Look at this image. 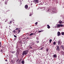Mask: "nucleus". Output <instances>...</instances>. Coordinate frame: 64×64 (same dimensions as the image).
Returning a JSON list of instances; mask_svg holds the SVG:
<instances>
[{"mask_svg": "<svg viewBox=\"0 0 64 64\" xmlns=\"http://www.w3.org/2000/svg\"><path fill=\"white\" fill-rule=\"evenodd\" d=\"M58 23H59L60 24H62V21L59 22Z\"/></svg>", "mask_w": 64, "mask_h": 64, "instance_id": "14", "label": "nucleus"}, {"mask_svg": "<svg viewBox=\"0 0 64 64\" xmlns=\"http://www.w3.org/2000/svg\"><path fill=\"white\" fill-rule=\"evenodd\" d=\"M5 4L6 5H7V2H6L5 3Z\"/></svg>", "mask_w": 64, "mask_h": 64, "instance_id": "34", "label": "nucleus"}, {"mask_svg": "<svg viewBox=\"0 0 64 64\" xmlns=\"http://www.w3.org/2000/svg\"><path fill=\"white\" fill-rule=\"evenodd\" d=\"M12 21H10V23H9V24H12ZM11 23V24H10Z\"/></svg>", "mask_w": 64, "mask_h": 64, "instance_id": "19", "label": "nucleus"}, {"mask_svg": "<svg viewBox=\"0 0 64 64\" xmlns=\"http://www.w3.org/2000/svg\"><path fill=\"white\" fill-rule=\"evenodd\" d=\"M53 44L54 45H55L56 44V42H54L53 43Z\"/></svg>", "mask_w": 64, "mask_h": 64, "instance_id": "17", "label": "nucleus"}, {"mask_svg": "<svg viewBox=\"0 0 64 64\" xmlns=\"http://www.w3.org/2000/svg\"><path fill=\"white\" fill-rule=\"evenodd\" d=\"M28 5L26 4L25 6V8L26 9H28Z\"/></svg>", "mask_w": 64, "mask_h": 64, "instance_id": "5", "label": "nucleus"}, {"mask_svg": "<svg viewBox=\"0 0 64 64\" xmlns=\"http://www.w3.org/2000/svg\"><path fill=\"white\" fill-rule=\"evenodd\" d=\"M56 50L57 51H60V48H59V46H58V45H57V46H56Z\"/></svg>", "mask_w": 64, "mask_h": 64, "instance_id": "3", "label": "nucleus"}, {"mask_svg": "<svg viewBox=\"0 0 64 64\" xmlns=\"http://www.w3.org/2000/svg\"><path fill=\"white\" fill-rule=\"evenodd\" d=\"M46 51L47 52H48V51L49 50V49H47L46 50Z\"/></svg>", "mask_w": 64, "mask_h": 64, "instance_id": "25", "label": "nucleus"}, {"mask_svg": "<svg viewBox=\"0 0 64 64\" xmlns=\"http://www.w3.org/2000/svg\"><path fill=\"white\" fill-rule=\"evenodd\" d=\"M32 5V4H31V5Z\"/></svg>", "mask_w": 64, "mask_h": 64, "instance_id": "47", "label": "nucleus"}, {"mask_svg": "<svg viewBox=\"0 0 64 64\" xmlns=\"http://www.w3.org/2000/svg\"><path fill=\"white\" fill-rule=\"evenodd\" d=\"M14 37H15V38H16L17 37V36H16V35H14Z\"/></svg>", "mask_w": 64, "mask_h": 64, "instance_id": "27", "label": "nucleus"}, {"mask_svg": "<svg viewBox=\"0 0 64 64\" xmlns=\"http://www.w3.org/2000/svg\"><path fill=\"white\" fill-rule=\"evenodd\" d=\"M22 22V23H24V22L23 21Z\"/></svg>", "mask_w": 64, "mask_h": 64, "instance_id": "44", "label": "nucleus"}, {"mask_svg": "<svg viewBox=\"0 0 64 64\" xmlns=\"http://www.w3.org/2000/svg\"><path fill=\"white\" fill-rule=\"evenodd\" d=\"M34 33H31L30 34V36H31V35H34Z\"/></svg>", "mask_w": 64, "mask_h": 64, "instance_id": "13", "label": "nucleus"}, {"mask_svg": "<svg viewBox=\"0 0 64 64\" xmlns=\"http://www.w3.org/2000/svg\"><path fill=\"white\" fill-rule=\"evenodd\" d=\"M27 38L28 39H29V38L27 37Z\"/></svg>", "mask_w": 64, "mask_h": 64, "instance_id": "43", "label": "nucleus"}, {"mask_svg": "<svg viewBox=\"0 0 64 64\" xmlns=\"http://www.w3.org/2000/svg\"><path fill=\"white\" fill-rule=\"evenodd\" d=\"M53 11L54 12H55V10L54 9V10H53Z\"/></svg>", "mask_w": 64, "mask_h": 64, "instance_id": "22", "label": "nucleus"}, {"mask_svg": "<svg viewBox=\"0 0 64 64\" xmlns=\"http://www.w3.org/2000/svg\"><path fill=\"white\" fill-rule=\"evenodd\" d=\"M28 34H29V33H27L26 34V35H28Z\"/></svg>", "mask_w": 64, "mask_h": 64, "instance_id": "36", "label": "nucleus"}, {"mask_svg": "<svg viewBox=\"0 0 64 64\" xmlns=\"http://www.w3.org/2000/svg\"><path fill=\"white\" fill-rule=\"evenodd\" d=\"M12 52V53H15V52Z\"/></svg>", "mask_w": 64, "mask_h": 64, "instance_id": "26", "label": "nucleus"}, {"mask_svg": "<svg viewBox=\"0 0 64 64\" xmlns=\"http://www.w3.org/2000/svg\"><path fill=\"white\" fill-rule=\"evenodd\" d=\"M62 35H64V32H62Z\"/></svg>", "mask_w": 64, "mask_h": 64, "instance_id": "16", "label": "nucleus"}, {"mask_svg": "<svg viewBox=\"0 0 64 64\" xmlns=\"http://www.w3.org/2000/svg\"><path fill=\"white\" fill-rule=\"evenodd\" d=\"M53 45V44H50V45L51 46H52V45Z\"/></svg>", "mask_w": 64, "mask_h": 64, "instance_id": "35", "label": "nucleus"}, {"mask_svg": "<svg viewBox=\"0 0 64 64\" xmlns=\"http://www.w3.org/2000/svg\"><path fill=\"white\" fill-rule=\"evenodd\" d=\"M13 32L14 33H17V32H16V31L15 30H14Z\"/></svg>", "mask_w": 64, "mask_h": 64, "instance_id": "11", "label": "nucleus"}, {"mask_svg": "<svg viewBox=\"0 0 64 64\" xmlns=\"http://www.w3.org/2000/svg\"><path fill=\"white\" fill-rule=\"evenodd\" d=\"M19 60L18 58V60H16V62H18V61H19Z\"/></svg>", "mask_w": 64, "mask_h": 64, "instance_id": "31", "label": "nucleus"}, {"mask_svg": "<svg viewBox=\"0 0 64 64\" xmlns=\"http://www.w3.org/2000/svg\"><path fill=\"white\" fill-rule=\"evenodd\" d=\"M0 47H1V42H0Z\"/></svg>", "mask_w": 64, "mask_h": 64, "instance_id": "21", "label": "nucleus"}, {"mask_svg": "<svg viewBox=\"0 0 64 64\" xmlns=\"http://www.w3.org/2000/svg\"><path fill=\"white\" fill-rule=\"evenodd\" d=\"M58 45H61V42L59 41L58 42Z\"/></svg>", "mask_w": 64, "mask_h": 64, "instance_id": "7", "label": "nucleus"}, {"mask_svg": "<svg viewBox=\"0 0 64 64\" xmlns=\"http://www.w3.org/2000/svg\"><path fill=\"white\" fill-rule=\"evenodd\" d=\"M42 32V31H40V30H39L38 32V33H40V32Z\"/></svg>", "mask_w": 64, "mask_h": 64, "instance_id": "23", "label": "nucleus"}, {"mask_svg": "<svg viewBox=\"0 0 64 64\" xmlns=\"http://www.w3.org/2000/svg\"><path fill=\"white\" fill-rule=\"evenodd\" d=\"M19 30V28H17L15 30Z\"/></svg>", "mask_w": 64, "mask_h": 64, "instance_id": "29", "label": "nucleus"}, {"mask_svg": "<svg viewBox=\"0 0 64 64\" xmlns=\"http://www.w3.org/2000/svg\"><path fill=\"white\" fill-rule=\"evenodd\" d=\"M17 52L18 54H19V52L18 51H17Z\"/></svg>", "mask_w": 64, "mask_h": 64, "instance_id": "30", "label": "nucleus"}, {"mask_svg": "<svg viewBox=\"0 0 64 64\" xmlns=\"http://www.w3.org/2000/svg\"><path fill=\"white\" fill-rule=\"evenodd\" d=\"M35 44L34 43L32 44V45H34Z\"/></svg>", "mask_w": 64, "mask_h": 64, "instance_id": "45", "label": "nucleus"}, {"mask_svg": "<svg viewBox=\"0 0 64 64\" xmlns=\"http://www.w3.org/2000/svg\"><path fill=\"white\" fill-rule=\"evenodd\" d=\"M32 16V15L31 14L30 15V16Z\"/></svg>", "mask_w": 64, "mask_h": 64, "instance_id": "42", "label": "nucleus"}, {"mask_svg": "<svg viewBox=\"0 0 64 64\" xmlns=\"http://www.w3.org/2000/svg\"><path fill=\"white\" fill-rule=\"evenodd\" d=\"M38 2L39 1H38V0H34L33 2H35L36 3H38Z\"/></svg>", "mask_w": 64, "mask_h": 64, "instance_id": "4", "label": "nucleus"}, {"mask_svg": "<svg viewBox=\"0 0 64 64\" xmlns=\"http://www.w3.org/2000/svg\"><path fill=\"white\" fill-rule=\"evenodd\" d=\"M9 27H10V26H9Z\"/></svg>", "mask_w": 64, "mask_h": 64, "instance_id": "49", "label": "nucleus"}, {"mask_svg": "<svg viewBox=\"0 0 64 64\" xmlns=\"http://www.w3.org/2000/svg\"><path fill=\"white\" fill-rule=\"evenodd\" d=\"M20 60H19V61H18V62L20 63Z\"/></svg>", "mask_w": 64, "mask_h": 64, "instance_id": "39", "label": "nucleus"}, {"mask_svg": "<svg viewBox=\"0 0 64 64\" xmlns=\"http://www.w3.org/2000/svg\"><path fill=\"white\" fill-rule=\"evenodd\" d=\"M6 21H7L6 20L5 21V22H6Z\"/></svg>", "mask_w": 64, "mask_h": 64, "instance_id": "46", "label": "nucleus"}, {"mask_svg": "<svg viewBox=\"0 0 64 64\" xmlns=\"http://www.w3.org/2000/svg\"><path fill=\"white\" fill-rule=\"evenodd\" d=\"M35 24L36 25H37V24H38V22H36V23H35Z\"/></svg>", "mask_w": 64, "mask_h": 64, "instance_id": "28", "label": "nucleus"}, {"mask_svg": "<svg viewBox=\"0 0 64 64\" xmlns=\"http://www.w3.org/2000/svg\"><path fill=\"white\" fill-rule=\"evenodd\" d=\"M62 47V49H64V47H63V46Z\"/></svg>", "mask_w": 64, "mask_h": 64, "instance_id": "37", "label": "nucleus"}, {"mask_svg": "<svg viewBox=\"0 0 64 64\" xmlns=\"http://www.w3.org/2000/svg\"><path fill=\"white\" fill-rule=\"evenodd\" d=\"M22 64H24V61L22 60Z\"/></svg>", "mask_w": 64, "mask_h": 64, "instance_id": "15", "label": "nucleus"}, {"mask_svg": "<svg viewBox=\"0 0 64 64\" xmlns=\"http://www.w3.org/2000/svg\"><path fill=\"white\" fill-rule=\"evenodd\" d=\"M18 32H20V30H18Z\"/></svg>", "mask_w": 64, "mask_h": 64, "instance_id": "38", "label": "nucleus"}, {"mask_svg": "<svg viewBox=\"0 0 64 64\" xmlns=\"http://www.w3.org/2000/svg\"><path fill=\"white\" fill-rule=\"evenodd\" d=\"M64 26V25L62 24H57L56 26V28H60V27H63Z\"/></svg>", "mask_w": 64, "mask_h": 64, "instance_id": "2", "label": "nucleus"}, {"mask_svg": "<svg viewBox=\"0 0 64 64\" xmlns=\"http://www.w3.org/2000/svg\"><path fill=\"white\" fill-rule=\"evenodd\" d=\"M13 61V60H11V62H12V61Z\"/></svg>", "mask_w": 64, "mask_h": 64, "instance_id": "48", "label": "nucleus"}, {"mask_svg": "<svg viewBox=\"0 0 64 64\" xmlns=\"http://www.w3.org/2000/svg\"><path fill=\"white\" fill-rule=\"evenodd\" d=\"M63 45H62L60 46V47H63Z\"/></svg>", "mask_w": 64, "mask_h": 64, "instance_id": "32", "label": "nucleus"}, {"mask_svg": "<svg viewBox=\"0 0 64 64\" xmlns=\"http://www.w3.org/2000/svg\"><path fill=\"white\" fill-rule=\"evenodd\" d=\"M57 34L58 36H59L61 35V33L59 32H58Z\"/></svg>", "mask_w": 64, "mask_h": 64, "instance_id": "6", "label": "nucleus"}, {"mask_svg": "<svg viewBox=\"0 0 64 64\" xmlns=\"http://www.w3.org/2000/svg\"><path fill=\"white\" fill-rule=\"evenodd\" d=\"M61 54H62V55H63L64 54V52L63 51H61Z\"/></svg>", "mask_w": 64, "mask_h": 64, "instance_id": "10", "label": "nucleus"}, {"mask_svg": "<svg viewBox=\"0 0 64 64\" xmlns=\"http://www.w3.org/2000/svg\"><path fill=\"white\" fill-rule=\"evenodd\" d=\"M33 49V48L32 46H30V49Z\"/></svg>", "mask_w": 64, "mask_h": 64, "instance_id": "20", "label": "nucleus"}, {"mask_svg": "<svg viewBox=\"0 0 64 64\" xmlns=\"http://www.w3.org/2000/svg\"><path fill=\"white\" fill-rule=\"evenodd\" d=\"M36 38L37 40H38V39H39V38H38V37H36Z\"/></svg>", "mask_w": 64, "mask_h": 64, "instance_id": "24", "label": "nucleus"}, {"mask_svg": "<svg viewBox=\"0 0 64 64\" xmlns=\"http://www.w3.org/2000/svg\"><path fill=\"white\" fill-rule=\"evenodd\" d=\"M1 52H2V51H3V50H1Z\"/></svg>", "mask_w": 64, "mask_h": 64, "instance_id": "33", "label": "nucleus"}, {"mask_svg": "<svg viewBox=\"0 0 64 64\" xmlns=\"http://www.w3.org/2000/svg\"><path fill=\"white\" fill-rule=\"evenodd\" d=\"M5 61H6L7 62V60L6 59L5 60Z\"/></svg>", "mask_w": 64, "mask_h": 64, "instance_id": "41", "label": "nucleus"}, {"mask_svg": "<svg viewBox=\"0 0 64 64\" xmlns=\"http://www.w3.org/2000/svg\"><path fill=\"white\" fill-rule=\"evenodd\" d=\"M43 48H44V47H42V48H41L40 49V50H42V49H43Z\"/></svg>", "mask_w": 64, "mask_h": 64, "instance_id": "18", "label": "nucleus"}, {"mask_svg": "<svg viewBox=\"0 0 64 64\" xmlns=\"http://www.w3.org/2000/svg\"><path fill=\"white\" fill-rule=\"evenodd\" d=\"M53 56H54V58H57V55H56V54H54Z\"/></svg>", "mask_w": 64, "mask_h": 64, "instance_id": "8", "label": "nucleus"}, {"mask_svg": "<svg viewBox=\"0 0 64 64\" xmlns=\"http://www.w3.org/2000/svg\"><path fill=\"white\" fill-rule=\"evenodd\" d=\"M36 42L37 43H39V41H37Z\"/></svg>", "mask_w": 64, "mask_h": 64, "instance_id": "40", "label": "nucleus"}, {"mask_svg": "<svg viewBox=\"0 0 64 64\" xmlns=\"http://www.w3.org/2000/svg\"><path fill=\"white\" fill-rule=\"evenodd\" d=\"M28 53V50H24V52H23L22 55H26V54H27Z\"/></svg>", "mask_w": 64, "mask_h": 64, "instance_id": "1", "label": "nucleus"}, {"mask_svg": "<svg viewBox=\"0 0 64 64\" xmlns=\"http://www.w3.org/2000/svg\"><path fill=\"white\" fill-rule=\"evenodd\" d=\"M13 23H14V22H13Z\"/></svg>", "mask_w": 64, "mask_h": 64, "instance_id": "51", "label": "nucleus"}, {"mask_svg": "<svg viewBox=\"0 0 64 64\" xmlns=\"http://www.w3.org/2000/svg\"><path fill=\"white\" fill-rule=\"evenodd\" d=\"M25 35V34H24V35Z\"/></svg>", "mask_w": 64, "mask_h": 64, "instance_id": "50", "label": "nucleus"}, {"mask_svg": "<svg viewBox=\"0 0 64 64\" xmlns=\"http://www.w3.org/2000/svg\"><path fill=\"white\" fill-rule=\"evenodd\" d=\"M47 28L48 29H50V26H49V25L48 24L47 25Z\"/></svg>", "mask_w": 64, "mask_h": 64, "instance_id": "9", "label": "nucleus"}, {"mask_svg": "<svg viewBox=\"0 0 64 64\" xmlns=\"http://www.w3.org/2000/svg\"><path fill=\"white\" fill-rule=\"evenodd\" d=\"M52 39H50L49 40V41H50L49 43H51V42H52Z\"/></svg>", "mask_w": 64, "mask_h": 64, "instance_id": "12", "label": "nucleus"}]
</instances>
